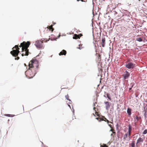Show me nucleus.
<instances>
[{
    "instance_id": "obj_1",
    "label": "nucleus",
    "mask_w": 147,
    "mask_h": 147,
    "mask_svg": "<svg viewBox=\"0 0 147 147\" xmlns=\"http://www.w3.org/2000/svg\"><path fill=\"white\" fill-rule=\"evenodd\" d=\"M30 44V43L29 41H28L26 42L25 41H24L20 44V45L19 46V47H22V51H24L25 50V52L24 55V53L22 54V56H23L24 55L27 56L28 55L29 51L28 48Z\"/></svg>"
},
{
    "instance_id": "obj_2",
    "label": "nucleus",
    "mask_w": 147,
    "mask_h": 147,
    "mask_svg": "<svg viewBox=\"0 0 147 147\" xmlns=\"http://www.w3.org/2000/svg\"><path fill=\"white\" fill-rule=\"evenodd\" d=\"M38 61L35 59H32L29 63V67L36 71L38 70Z\"/></svg>"
},
{
    "instance_id": "obj_3",
    "label": "nucleus",
    "mask_w": 147,
    "mask_h": 147,
    "mask_svg": "<svg viewBox=\"0 0 147 147\" xmlns=\"http://www.w3.org/2000/svg\"><path fill=\"white\" fill-rule=\"evenodd\" d=\"M36 72V71L34 69L29 67L28 70L25 72V74L28 78H31L34 76Z\"/></svg>"
},
{
    "instance_id": "obj_4",
    "label": "nucleus",
    "mask_w": 147,
    "mask_h": 147,
    "mask_svg": "<svg viewBox=\"0 0 147 147\" xmlns=\"http://www.w3.org/2000/svg\"><path fill=\"white\" fill-rule=\"evenodd\" d=\"M13 50L10 52L11 54L13 56L16 57L17 56L20 52L19 48L18 45H16L12 49Z\"/></svg>"
},
{
    "instance_id": "obj_5",
    "label": "nucleus",
    "mask_w": 147,
    "mask_h": 147,
    "mask_svg": "<svg viewBox=\"0 0 147 147\" xmlns=\"http://www.w3.org/2000/svg\"><path fill=\"white\" fill-rule=\"evenodd\" d=\"M43 41L38 40L35 43V45L38 48L43 49L44 46L43 44Z\"/></svg>"
},
{
    "instance_id": "obj_6",
    "label": "nucleus",
    "mask_w": 147,
    "mask_h": 147,
    "mask_svg": "<svg viewBox=\"0 0 147 147\" xmlns=\"http://www.w3.org/2000/svg\"><path fill=\"white\" fill-rule=\"evenodd\" d=\"M135 66V64L132 62H129L125 64V67L128 69H132Z\"/></svg>"
},
{
    "instance_id": "obj_7",
    "label": "nucleus",
    "mask_w": 147,
    "mask_h": 147,
    "mask_svg": "<svg viewBox=\"0 0 147 147\" xmlns=\"http://www.w3.org/2000/svg\"><path fill=\"white\" fill-rule=\"evenodd\" d=\"M128 135L129 136V138H130V136L131 135V131H132V127L130 124H129L128 125Z\"/></svg>"
},
{
    "instance_id": "obj_8",
    "label": "nucleus",
    "mask_w": 147,
    "mask_h": 147,
    "mask_svg": "<svg viewBox=\"0 0 147 147\" xmlns=\"http://www.w3.org/2000/svg\"><path fill=\"white\" fill-rule=\"evenodd\" d=\"M143 141V139L141 137L139 138L137 140V142L136 143V145L138 146L140 144L142 143Z\"/></svg>"
},
{
    "instance_id": "obj_9",
    "label": "nucleus",
    "mask_w": 147,
    "mask_h": 147,
    "mask_svg": "<svg viewBox=\"0 0 147 147\" xmlns=\"http://www.w3.org/2000/svg\"><path fill=\"white\" fill-rule=\"evenodd\" d=\"M129 76L130 74L129 73V72L127 71H126L125 74L123 75L124 79H128Z\"/></svg>"
},
{
    "instance_id": "obj_10",
    "label": "nucleus",
    "mask_w": 147,
    "mask_h": 147,
    "mask_svg": "<svg viewBox=\"0 0 147 147\" xmlns=\"http://www.w3.org/2000/svg\"><path fill=\"white\" fill-rule=\"evenodd\" d=\"M105 103L106 105L105 107L106 109L107 110H108L110 107V105L109 104V102L107 101L105 102Z\"/></svg>"
},
{
    "instance_id": "obj_11",
    "label": "nucleus",
    "mask_w": 147,
    "mask_h": 147,
    "mask_svg": "<svg viewBox=\"0 0 147 147\" xmlns=\"http://www.w3.org/2000/svg\"><path fill=\"white\" fill-rule=\"evenodd\" d=\"M105 38H102V42L101 43V45L103 47H104L105 46Z\"/></svg>"
},
{
    "instance_id": "obj_12",
    "label": "nucleus",
    "mask_w": 147,
    "mask_h": 147,
    "mask_svg": "<svg viewBox=\"0 0 147 147\" xmlns=\"http://www.w3.org/2000/svg\"><path fill=\"white\" fill-rule=\"evenodd\" d=\"M66 54V51L64 50H63L59 54V55H65Z\"/></svg>"
},
{
    "instance_id": "obj_13",
    "label": "nucleus",
    "mask_w": 147,
    "mask_h": 147,
    "mask_svg": "<svg viewBox=\"0 0 147 147\" xmlns=\"http://www.w3.org/2000/svg\"><path fill=\"white\" fill-rule=\"evenodd\" d=\"M102 121H107V123H112L111 122L109 121L105 117H102V118L101 119Z\"/></svg>"
},
{
    "instance_id": "obj_14",
    "label": "nucleus",
    "mask_w": 147,
    "mask_h": 147,
    "mask_svg": "<svg viewBox=\"0 0 147 147\" xmlns=\"http://www.w3.org/2000/svg\"><path fill=\"white\" fill-rule=\"evenodd\" d=\"M73 38L74 39H79L80 38L79 37V35L77 34H74V36L73 37Z\"/></svg>"
},
{
    "instance_id": "obj_15",
    "label": "nucleus",
    "mask_w": 147,
    "mask_h": 147,
    "mask_svg": "<svg viewBox=\"0 0 147 147\" xmlns=\"http://www.w3.org/2000/svg\"><path fill=\"white\" fill-rule=\"evenodd\" d=\"M127 113L129 115H131V109L128 108L127 109Z\"/></svg>"
},
{
    "instance_id": "obj_16",
    "label": "nucleus",
    "mask_w": 147,
    "mask_h": 147,
    "mask_svg": "<svg viewBox=\"0 0 147 147\" xmlns=\"http://www.w3.org/2000/svg\"><path fill=\"white\" fill-rule=\"evenodd\" d=\"M53 25H52L50 26H48L47 27V28H48L49 30H51L52 32H53L54 30V29L53 28Z\"/></svg>"
},
{
    "instance_id": "obj_17",
    "label": "nucleus",
    "mask_w": 147,
    "mask_h": 147,
    "mask_svg": "<svg viewBox=\"0 0 147 147\" xmlns=\"http://www.w3.org/2000/svg\"><path fill=\"white\" fill-rule=\"evenodd\" d=\"M131 147H135V142L133 141L130 144Z\"/></svg>"
},
{
    "instance_id": "obj_18",
    "label": "nucleus",
    "mask_w": 147,
    "mask_h": 147,
    "mask_svg": "<svg viewBox=\"0 0 147 147\" xmlns=\"http://www.w3.org/2000/svg\"><path fill=\"white\" fill-rule=\"evenodd\" d=\"M127 136L129 137L127 133L125 134L123 136V139H125L127 137Z\"/></svg>"
},
{
    "instance_id": "obj_19",
    "label": "nucleus",
    "mask_w": 147,
    "mask_h": 147,
    "mask_svg": "<svg viewBox=\"0 0 147 147\" xmlns=\"http://www.w3.org/2000/svg\"><path fill=\"white\" fill-rule=\"evenodd\" d=\"M101 56L99 54H98V61L99 62L101 61Z\"/></svg>"
},
{
    "instance_id": "obj_20",
    "label": "nucleus",
    "mask_w": 147,
    "mask_h": 147,
    "mask_svg": "<svg viewBox=\"0 0 147 147\" xmlns=\"http://www.w3.org/2000/svg\"><path fill=\"white\" fill-rule=\"evenodd\" d=\"M65 97L66 99L69 101H71L69 99V96L68 94H67V95H66L65 96Z\"/></svg>"
},
{
    "instance_id": "obj_21",
    "label": "nucleus",
    "mask_w": 147,
    "mask_h": 147,
    "mask_svg": "<svg viewBox=\"0 0 147 147\" xmlns=\"http://www.w3.org/2000/svg\"><path fill=\"white\" fill-rule=\"evenodd\" d=\"M136 40L139 42H141L142 41V39L141 38H137L136 39Z\"/></svg>"
},
{
    "instance_id": "obj_22",
    "label": "nucleus",
    "mask_w": 147,
    "mask_h": 147,
    "mask_svg": "<svg viewBox=\"0 0 147 147\" xmlns=\"http://www.w3.org/2000/svg\"><path fill=\"white\" fill-rule=\"evenodd\" d=\"M107 96L108 98L110 100H111V97L110 96L109 94H107Z\"/></svg>"
},
{
    "instance_id": "obj_23",
    "label": "nucleus",
    "mask_w": 147,
    "mask_h": 147,
    "mask_svg": "<svg viewBox=\"0 0 147 147\" xmlns=\"http://www.w3.org/2000/svg\"><path fill=\"white\" fill-rule=\"evenodd\" d=\"M136 119L137 121H139L140 119H141V117H138L137 116H136Z\"/></svg>"
},
{
    "instance_id": "obj_24",
    "label": "nucleus",
    "mask_w": 147,
    "mask_h": 147,
    "mask_svg": "<svg viewBox=\"0 0 147 147\" xmlns=\"http://www.w3.org/2000/svg\"><path fill=\"white\" fill-rule=\"evenodd\" d=\"M147 133V129H145L143 133V134H146Z\"/></svg>"
},
{
    "instance_id": "obj_25",
    "label": "nucleus",
    "mask_w": 147,
    "mask_h": 147,
    "mask_svg": "<svg viewBox=\"0 0 147 147\" xmlns=\"http://www.w3.org/2000/svg\"><path fill=\"white\" fill-rule=\"evenodd\" d=\"M107 146L104 144H103L102 145H100V147H107Z\"/></svg>"
},
{
    "instance_id": "obj_26",
    "label": "nucleus",
    "mask_w": 147,
    "mask_h": 147,
    "mask_svg": "<svg viewBox=\"0 0 147 147\" xmlns=\"http://www.w3.org/2000/svg\"><path fill=\"white\" fill-rule=\"evenodd\" d=\"M95 114L98 116H99V114L98 113V112H97L96 111L95 112Z\"/></svg>"
},
{
    "instance_id": "obj_27",
    "label": "nucleus",
    "mask_w": 147,
    "mask_h": 147,
    "mask_svg": "<svg viewBox=\"0 0 147 147\" xmlns=\"http://www.w3.org/2000/svg\"><path fill=\"white\" fill-rule=\"evenodd\" d=\"M78 35H79V37L80 38V37L82 36L83 35L82 34H78Z\"/></svg>"
},
{
    "instance_id": "obj_28",
    "label": "nucleus",
    "mask_w": 147,
    "mask_h": 147,
    "mask_svg": "<svg viewBox=\"0 0 147 147\" xmlns=\"http://www.w3.org/2000/svg\"><path fill=\"white\" fill-rule=\"evenodd\" d=\"M96 119H97L98 120L100 121L101 120V119H100V118H96Z\"/></svg>"
},
{
    "instance_id": "obj_29",
    "label": "nucleus",
    "mask_w": 147,
    "mask_h": 147,
    "mask_svg": "<svg viewBox=\"0 0 147 147\" xmlns=\"http://www.w3.org/2000/svg\"><path fill=\"white\" fill-rule=\"evenodd\" d=\"M19 59H20L19 57H17L16 58H15V59L16 60H18Z\"/></svg>"
},
{
    "instance_id": "obj_30",
    "label": "nucleus",
    "mask_w": 147,
    "mask_h": 147,
    "mask_svg": "<svg viewBox=\"0 0 147 147\" xmlns=\"http://www.w3.org/2000/svg\"><path fill=\"white\" fill-rule=\"evenodd\" d=\"M108 124L109 126L111 128H112V125H111L110 124H109V123Z\"/></svg>"
},
{
    "instance_id": "obj_31",
    "label": "nucleus",
    "mask_w": 147,
    "mask_h": 147,
    "mask_svg": "<svg viewBox=\"0 0 147 147\" xmlns=\"http://www.w3.org/2000/svg\"><path fill=\"white\" fill-rule=\"evenodd\" d=\"M110 131H112L113 132V133H115V132H113V130L112 129H111V130H110Z\"/></svg>"
},
{
    "instance_id": "obj_32",
    "label": "nucleus",
    "mask_w": 147,
    "mask_h": 147,
    "mask_svg": "<svg viewBox=\"0 0 147 147\" xmlns=\"http://www.w3.org/2000/svg\"><path fill=\"white\" fill-rule=\"evenodd\" d=\"M77 1H81L82 2L84 1V0H77Z\"/></svg>"
},
{
    "instance_id": "obj_33",
    "label": "nucleus",
    "mask_w": 147,
    "mask_h": 147,
    "mask_svg": "<svg viewBox=\"0 0 147 147\" xmlns=\"http://www.w3.org/2000/svg\"><path fill=\"white\" fill-rule=\"evenodd\" d=\"M133 85H132V86H131V87L130 88H129V90H131V88L133 87Z\"/></svg>"
},
{
    "instance_id": "obj_34",
    "label": "nucleus",
    "mask_w": 147,
    "mask_h": 147,
    "mask_svg": "<svg viewBox=\"0 0 147 147\" xmlns=\"http://www.w3.org/2000/svg\"><path fill=\"white\" fill-rule=\"evenodd\" d=\"M96 109V108H95V107H94V110H95V109Z\"/></svg>"
},
{
    "instance_id": "obj_35",
    "label": "nucleus",
    "mask_w": 147,
    "mask_h": 147,
    "mask_svg": "<svg viewBox=\"0 0 147 147\" xmlns=\"http://www.w3.org/2000/svg\"><path fill=\"white\" fill-rule=\"evenodd\" d=\"M24 65H25V66H26V64L25 63Z\"/></svg>"
},
{
    "instance_id": "obj_36",
    "label": "nucleus",
    "mask_w": 147,
    "mask_h": 147,
    "mask_svg": "<svg viewBox=\"0 0 147 147\" xmlns=\"http://www.w3.org/2000/svg\"><path fill=\"white\" fill-rule=\"evenodd\" d=\"M55 24V23H53V25H54Z\"/></svg>"
},
{
    "instance_id": "obj_37",
    "label": "nucleus",
    "mask_w": 147,
    "mask_h": 147,
    "mask_svg": "<svg viewBox=\"0 0 147 147\" xmlns=\"http://www.w3.org/2000/svg\"><path fill=\"white\" fill-rule=\"evenodd\" d=\"M93 114L94 116H95V115L93 113Z\"/></svg>"
},
{
    "instance_id": "obj_38",
    "label": "nucleus",
    "mask_w": 147,
    "mask_h": 147,
    "mask_svg": "<svg viewBox=\"0 0 147 147\" xmlns=\"http://www.w3.org/2000/svg\"><path fill=\"white\" fill-rule=\"evenodd\" d=\"M60 36V35H59V36Z\"/></svg>"
},
{
    "instance_id": "obj_39",
    "label": "nucleus",
    "mask_w": 147,
    "mask_h": 147,
    "mask_svg": "<svg viewBox=\"0 0 147 147\" xmlns=\"http://www.w3.org/2000/svg\"><path fill=\"white\" fill-rule=\"evenodd\" d=\"M61 88V89H63V88Z\"/></svg>"
},
{
    "instance_id": "obj_40",
    "label": "nucleus",
    "mask_w": 147,
    "mask_h": 147,
    "mask_svg": "<svg viewBox=\"0 0 147 147\" xmlns=\"http://www.w3.org/2000/svg\"><path fill=\"white\" fill-rule=\"evenodd\" d=\"M69 105V107H70V105Z\"/></svg>"
},
{
    "instance_id": "obj_41",
    "label": "nucleus",
    "mask_w": 147,
    "mask_h": 147,
    "mask_svg": "<svg viewBox=\"0 0 147 147\" xmlns=\"http://www.w3.org/2000/svg\"><path fill=\"white\" fill-rule=\"evenodd\" d=\"M139 1H140V0H139Z\"/></svg>"
},
{
    "instance_id": "obj_42",
    "label": "nucleus",
    "mask_w": 147,
    "mask_h": 147,
    "mask_svg": "<svg viewBox=\"0 0 147 147\" xmlns=\"http://www.w3.org/2000/svg\"><path fill=\"white\" fill-rule=\"evenodd\" d=\"M107 147H108L107 146Z\"/></svg>"
}]
</instances>
